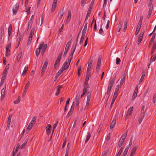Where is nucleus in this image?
Segmentation results:
<instances>
[{
	"mask_svg": "<svg viewBox=\"0 0 156 156\" xmlns=\"http://www.w3.org/2000/svg\"><path fill=\"white\" fill-rule=\"evenodd\" d=\"M113 85H110L109 84H108V88L107 91V95L106 96L107 99L106 100V103H107V102L108 99L110 95V94H111L110 91L111 90L112 88L113 87Z\"/></svg>",
	"mask_w": 156,
	"mask_h": 156,
	"instance_id": "obj_2",
	"label": "nucleus"
},
{
	"mask_svg": "<svg viewBox=\"0 0 156 156\" xmlns=\"http://www.w3.org/2000/svg\"><path fill=\"white\" fill-rule=\"evenodd\" d=\"M37 117L36 116H35L32 119V120L31 121L30 123H31L32 124H35V122L36 121V120Z\"/></svg>",
	"mask_w": 156,
	"mask_h": 156,
	"instance_id": "obj_40",
	"label": "nucleus"
},
{
	"mask_svg": "<svg viewBox=\"0 0 156 156\" xmlns=\"http://www.w3.org/2000/svg\"><path fill=\"white\" fill-rule=\"evenodd\" d=\"M20 101V96H19L17 100L14 101V103L15 104L18 103Z\"/></svg>",
	"mask_w": 156,
	"mask_h": 156,
	"instance_id": "obj_42",
	"label": "nucleus"
},
{
	"mask_svg": "<svg viewBox=\"0 0 156 156\" xmlns=\"http://www.w3.org/2000/svg\"><path fill=\"white\" fill-rule=\"evenodd\" d=\"M140 28L141 27H139L137 26L136 28V31L135 33V35L136 36V35H137V34H138V33L140 31Z\"/></svg>",
	"mask_w": 156,
	"mask_h": 156,
	"instance_id": "obj_44",
	"label": "nucleus"
},
{
	"mask_svg": "<svg viewBox=\"0 0 156 156\" xmlns=\"http://www.w3.org/2000/svg\"><path fill=\"white\" fill-rule=\"evenodd\" d=\"M88 87H84V88L83 89V94H82V95H81V97H82L85 95L86 93H87V88Z\"/></svg>",
	"mask_w": 156,
	"mask_h": 156,
	"instance_id": "obj_32",
	"label": "nucleus"
},
{
	"mask_svg": "<svg viewBox=\"0 0 156 156\" xmlns=\"http://www.w3.org/2000/svg\"><path fill=\"white\" fill-rule=\"evenodd\" d=\"M90 98V93H87V102H86V106L85 107V109H86V108L87 109V106L89 104Z\"/></svg>",
	"mask_w": 156,
	"mask_h": 156,
	"instance_id": "obj_10",
	"label": "nucleus"
},
{
	"mask_svg": "<svg viewBox=\"0 0 156 156\" xmlns=\"http://www.w3.org/2000/svg\"><path fill=\"white\" fill-rule=\"evenodd\" d=\"M133 107H131L128 109L127 114L126 115L125 120H126L127 118L128 115L130 116L132 115L133 110Z\"/></svg>",
	"mask_w": 156,
	"mask_h": 156,
	"instance_id": "obj_6",
	"label": "nucleus"
},
{
	"mask_svg": "<svg viewBox=\"0 0 156 156\" xmlns=\"http://www.w3.org/2000/svg\"><path fill=\"white\" fill-rule=\"evenodd\" d=\"M33 21L32 20H30L29 21L28 23V27L27 30H28V29L30 28V29L32 24L33 23Z\"/></svg>",
	"mask_w": 156,
	"mask_h": 156,
	"instance_id": "obj_30",
	"label": "nucleus"
},
{
	"mask_svg": "<svg viewBox=\"0 0 156 156\" xmlns=\"http://www.w3.org/2000/svg\"><path fill=\"white\" fill-rule=\"evenodd\" d=\"M87 0H81V5L83 7L84 6V5L86 3L85 2Z\"/></svg>",
	"mask_w": 156,
	"mask_h": 156,
	"instance_id": "obj_49",
	"label": "nucleus"
},
{
	"mask_svg": "<svg viewBox=\"0 0 156 156\" xmlns=\"http://www.w3.org/2000/svg\"><path fill=\"white\" fill-rule=\"evenodd\" d=\"M32 37L29 36V38L28 39V40H27V45H28L30 44L31 41L32 40Z\"/></svg>",
	"mask_w": 156,
	"mask_h": 156,
	"instance_id": "obj_37",
	"label": "nucleus"
},
{
	"mask_svg": "<svg viewBox=\"0 0 156 156\" xmlns=\"http://www.w3.org/2000/svg\"><path fill=\"white\" fill-rule=\"evenodd\" d=\"M101 58L99 57L98 58L97 65H101Z\"/></svg>",
	"mask_w": 156,
	"mask_h": 156,
	"instance_id": "obj_53",
	"label": "nucleus"
},
{
	"mask_svg": "<svg viewBox=\"0 0 156 156\" xmlns=\"http://www.w3.org/2000/svg\"><path fill=\"white\" fill-rule=\"evenodd\" d=\"M63 15V9L62 11H60L59 12V19L60 20H61Z\"/></svg>",
	"mask_w": 156,
	"mask_h": 156,
	"instance_id": "obj_34",
	"label": "nucleus"
},
{
	"mask_svg": "<svg viewBox=\"0 0 156 156\" xmlns=\"http://www.w3.org/2000/svg\"><path fill=\"white\" fill-rule=\"evenodd\" d=\"M4 28L2 27L1 32V37L4 34Z\"/></svg>",
	"mask_w": 156,
	"mask_h": 156,
	"instance_id": "obj_55",
	"label": "nucleus"
},
{
	"mask_svg": "<svg viewBox=\"0 0 156 156\" xmlns=\"http://www.w3.org/2000/svg\"><path fill=\"white\" fill-rule=\"evenodd\" d=\"M5 89L4 88L1 90V101H2L5 97Z\"/></svg>",
	"mask_w": 156,
	"mask_h": 156,
	"instance_id": "obj_12",
	"label": "nucleus"
},
{
	"mask_svg": "<svg viewBox=\"0 0 156 156\" xmlns=\"http://www.w3.org/2000/svg\"><path fill=\"white\" fill-rule=\"evenodd\" d=\"M125 140V138L122 139H120L118 144L119 148H120L122 146Z\"/></svg>",
	"mask_w": 156,
	"mask_h": 156,
	"instance_id": "obj_20",
	"label": "nucleus"
},
{
	"mask_svg": "<svg viewBox=\"0 0 156 156\" xmlns=\"http://www.w3.org/2000/svg\"><path fill=\"white\" fill-rule=\"evenodd\" d=\"M119 90V88H117V87L115 89V93H114V95L118 96V94Z\"/></svg>",
	"mask_w": 156,
	"mask_h": 156,
	"instance_id": "obj_46",
	"label": "nucleus"
},
{
	"mask_svg": "<svg viewBox=\"0 0 156 156\" xmlns=\"http://www.w3.org/2000/svg\"><path fill=\"white\" fill-rule=\"evenodd\" d=\"M152 48L154 49H155L156 48V41H154V42Z\"/></svg>",
	"mask_w": 156,
	"mask_h": 156,
	"instance_id": "obj_64",
	"label": "nucleus"
},
{
	"mask_svg": "<svg viewBox=\"0 0 156 156\" xmlns=\"http://www.w3.org/2000/svg\"><path fill=\"white\" fill-rule=\"evenodd\" d=\"M87 25V22H86V24H85L84 28L82 31V35H83V36H85V34L86 32Z\"/></svg>",
	"mask_w": 156,
	"mask_h": 156,
	"instance_id": "obj_18",
	"label": "nucleus"
},
{
	"mask_svg": "<svg viewBox=\"0 0 156 156\" xmlns=\"http://www.w3.org/2000/svg\"><path fill=\"white\" fill-rule=\"evenodd\" d=\"M66 69L63 68V67H62L60 69L59 71L58 72L60 73L61 74L64 70H66Z\"/></svg>",
	"mask_w": 156,
	"mask_h": 156,
	"instance_id": "obj_57",
	"label": "nucleus"
},
{
	"mask_svg": "<svg viewBox=\"0 0 156 156\" xmlns=\"http://www.w3.org/2000/svg\"><path fill=\"white\" fill-rule=\"evenodd\" d=\"M122 23L121 22H120L119 23V24H118V26L117 27V31L118 32H120V31L121 29V28H122Z\"/></svg>",
	"mask_w": 156,
	"mask_h": 156,
	"instance_id": "obj_26",
	"label": "nucleus"
},
{
	"mask_svg": "<svg viewBox=\"0 0 156 156\" xmlns=\"http://www.w3.org/2000/svg\"><path fill=\"white\" fill-rule=\"evenodd\" d=\"M136 146H134L132 151L131 152L130 155V156H133L134 154H135L136 152Z\"/></svg>",
	"mask_w": 156,
	"mask_h": 156,
	"instance_id": "obj_21",
	"label": "nucleus"
},
{
	"mask_svg": "<svg viewBox=\"0 0 156 156\" xmlns=\"http://www.w3.org/2000/svg\"><path fill=\"white\" fill-rule=\"evenodd\" d=\"M9 64H8L7 65L3 73V75H4V76H5V75H7L9 68Z\"/></svg>",
	"mask_w": 156,
	"mask_h": 156,
	"instance_id": "obj_16",
	"label": "nucleus"
},
{
	"mask_svg": "<svg viewBox=\"0 0 156 156\" xmlns=\"http://www.w3.org/2000/svg\"><path fill=\"white\" fill-rule=\"evenodd\" d=\"M22 55V52L21 51L19 53V54L18 55V56H17V61L18 63L20 61V58L21 57Z\"/></svg>",
	"mask_w": 156,
	"mask_h": 156,
	"instance_id": "obj_28",
	"label": "nucleus"
},
{
	"mask_svg": "<svg viewBox=\"0 0 156 156\" xmlns=\"http://www.w3.org/2000/svg\"><path fill=\"white\" fill-rule=\"evenodd\" d=\"M154 57L152 58V57H153V55H152V57H151V58L150 59V63H149L148 65V68H150V66L151 64V63L154 61L156 58V55L154 54V55L153 56Z\"/></svg>",
	"mask_w": 156,
	"mask_h": 156,
	"instance_id": "obj_13",
	"label": "nucleus"
},
{
	"mask_svg": "<svg viewBox=\"0 0 156 156\" xmlns=\"http://www.w3.org/2000/svg\"><path fill=\"white\" fill-rule=\"evenodd\" d=\"M48 59H46L45 61V62H44V64L43 65V67L44 68H46V67H47V64H48Z\"/></svg>",
	"mask_w": 156,
	"mask_h": 156,
	"instance_id": "obj_45",
	"label": "nucleus"
},
{
	"mask_svg": "<svg viewBox=\"0 0 156 156\" xmlns=\"http://www.w3.org/2000/svg\"><path fill=\"white\" fill-rule=\"evenodd\" d=\"M117 96H117L114 95L113 97L112 98V103H114V102L116 98L117 97Z\"/></svg>",
	"mask_w": 156,
	"mask_h": 156,
	"instance_id": "obj_59",
	"label": "nucleus"
},
{
	"mask_svg": "<svg viewBox=\"0 0 156 156\" xmlns=\"http://www.w3.org/2000/svg\"><path fill=\"white\" fill-rule=\"evenodd\" d=\"M126 76V74L124 73L123 75V76L122 77L121 81L124 82Z\"/></svg>",
	"mask_w": 156,
	"mask_h": 156,
	"instance_id": "obj_41",
	"label": "nucleus"
},
{
	"mask_svg": "<svg viewBox=\"0 0 156 156\" xmlns=\"http://www.w3.org/2000/svg\"><path fill=\"white\" fill-rule=\"evenodd\" d=\"M92 10L91 9H88L86 16H90Z\"/></svg>",
	"mask_w": 156,
	"mask_h": 156,
	"instance_id": "obj_52",
	"label": "nucleus"
},
{
	"mask_svg": "<svg viewBox=\"0 0 156 156\" xmlns=\"http://www.w3.org/2000/svg\"><path fill=\"white\" fill-rule=\"evenodd\" d=\"M99 34H103L104 33V32L102 28H101L99 30Z\"/></svg>",
	"mask_w": 156,
	"mask_h": 156,
	"instance_id": "obj_62",
	"label": "nucleus"
},
{
	"mask_svg": "<svg viewBox=\"0 0 156 156\" xmlns=\"http://www.w3.org/2000/svg\"><path fill=\"white\" fill-rule=\"evenodd\" d=\"M144 33V30H141V32L140 34L138 40V44L139 45L142 41Z\"/></svg>",
	"mask_w": 156,
	"mask_h": 156,
	"instance_id": "obj_3",
	"label": "nucleus"
},
{
	"mask_svg": "<svg viewBox=\"0 0 156 156\" xmlns=\"http://www.w3.org/2000/svg\"><path fill=\"white\" fill-rule=\"evenodd\" d=\"M57 2V0H54L51 11L52 13H53L54 12L56 8Z\"/></svg>",
	"mask_w": 156,
	"mask_h": 156,
	"instance_id": "obj_7",
	"label": "nucleus"
},
{
	"mask_svg": "<svg viewBox=\"0 0 156 156\" xmlns=\"http://www.w3.org/2000/svg\"><path fill=\"white\" fill-rule=\"evenodd\" d=\"M12 117V115H11L9 116L8 118V121H7V126L9 128V127L10 126V123L11 122V119Z\"/></svg>",
	"mask_w": 156,
	"mask_h": 156,
	"instance_id": "obj_22",
	"label": "nucleus"
},
{
	"mask_svg": "<svg viewBox=\"0 0 156 156\" xmlns=\"http://www.w3.org/2000/svg\"><path fill=\"white\" fill-rule=\"evenodd\" d=\"M71 41L70 40L68 42L66 45V46L65 47V51L63 54V56L65 57L66 55L67 52L69 51V48L70 46V44L71 43Z\"/></svg>",
	"mask_w": 156,
	"mask_h": 156,
	"instance_id": "obj_1",
	"label": "nucleus"
},
{
	"mask_svg": "<svg viewBox=\"0 0 156 156\" xmlns=\"http://www.w3.org/2000/svg\"><path fill=\"white\" fill-rule=\"evenodd\" d=\"M46 132L48 135H49L51 131V126L50 124L48 125L46 127Z\"/></svg>",
	"mask_w": 156,
	"mask_h": 156,
	"instance_id": "obj_8",
	"label": "nucleus"
},
{
	"mask_svg": "<svg viewBox=\"0 0 156 156\" xmlns=\"http://www.w3.org/2000/svg\"><path fill=\"white\" fill-rule=\"evenodd\" d=\"M11 48L10 45L9 44L7 46L6 48V56H8L10 55L9 52L10 51V48Z\"/></svg>",
	"mask_w": 156,
	"mask_h": 156,
	"instance_id": "obj_9",
	"label": "nucleus"
},
{
	"mask_svg": "<svg viewBox=\"0 0 156 156\" xmlns=\"http://www.w3.org/2000/svg\"><path fill=\"white\" fill-rule=\"evenodd\" d=\"M87 75L86 76L85 80H89V78L90 76V72H89V71H87Z\"/></svg>",
	"mask_w": 156,
	"mask_h": 156,
	"instance_id": "obj_36",
	"label": "nucleus"
},
{
	"mask_svg": "<svg viewBox=\"0 0 156 156\" xmlns=\"http://www.w3.org/2000/svg\"><path fill=\"white\" fill-rule=\"evenodd\" d=\"M88 80H85L84 84V87H89V86L88 84Z\"/></svg>",
	"mask_w": 156,
	"mask_h": 156,
	"instance_id": "obj_43",
	"label": "nucleus"
},
{
	"mask_svg": "<svg viewBox=\"0 0 156 156\" xmlns=\"http://www.w3.org/2000/svg\"><path fill=\"white\" fill-rule=\"evenodd\" d=\"M69 65L68 64L67 62H65L63 64L62 67L67 69L69 67Z\"/></svg>",
	"mask_w": 156,
	"mask_h": 156,
	"instance_id": "obj_31",
	"label": "nucleus"
},
{
	"mask_svg": "<svg viewBox=\"0 0 156 156\" xmlns=\"http://www.w3.org/2000/svg\"><path fill=\"white\" fill-rule=\"evenodd\" d=\"M58 123V122L57 121L56 122V123L54 125L53 127L52 133L54 131V129L56 128Z\"/></svg>",
	"mask_w": 156,
	"mask_h": 156,
	"instance_id": "obj_61",
	"label": "nucleus"
},
{
	"mask_svg": "<svg viewBox=\"0 0 156 156\" xmlns=\"http://www.w3.org/2000/svg\"><path fill=\"white\" fill-rule=\"evenodd\" d=\"M66 137L64 138L63 139V144L62 146V148H64L65 147L66 143Z\"/></svg>",
	"mask_w": 156,
	"mask_h": 156,
	"instance_id": "obj_39",
	"label": "nucleus"
},
{
	"mask_svg": "<svg viewBox=\"0 0 156 156\" xmlns=\"http://www.w3.org/2000/svg\"><path fill=\"white\" fill-rule=\"evenodd\" d=\"M144 114H143V115L141 116V118L140 119H139L138 120V122L139 124H140L141 123L142 121L144 119Z\"/></svg>",
	"mask_w": 156,
	"mask_h": 156,
	"instance_id": "obj_38",
	"label": "nucleus"
},
{
	"mask_svg": "<svg viewBox=\"0 0 156 156\" xmlns=\"http://www.w3.org/2000/svg\"><path fill=\"white\" fill-rule=\"evenodd\" d=\"M84 37L85 36H83V35H82L81 37L80 42V44H81L83 43Z\"/></svg>",
	"mask_w": 156,
	"mask_h": 156,
	"instance_id": "obj_51",
	"label": "nucleus"
},
{
	"mask_svg": "<svg viewBox=\"0 0 156 156\" xmlns=\"http://www.w3.org/2000/svg\"><path fill=\"white\" fill-rule=\"evenodd\" d=\"M44 44V42H41L39 48H37L36 51V54L37 57H38L40 53V52L41 50L42 49V47L43 46Z\"/></svg>",
	"mask_w": 156,
	"mask_h": 156,
	"instance_id": "obj_4",
	"label": "nucleus"
},
{
	"mask_svg": "<svg viewBox=\"0 0 156 156\" xmlns=\"http://www.w3.org/2000/svg\"><path fill=\"white\" fill-rule=\"evenodd\" d=\"M62 87V86L61 85H58L57 87V91L55 93V95L56 96H58L60 93V91Z\"/></svg>",
	"mask_w": 156,
	"mask_h": 156,
	"instance_id": "obj_19",
	"label": "nucleus"
},
{
	"mask_svg": "<svg viewBox=\"0 0 156 156\" xmlns=\"http://www.w3.org/2000/svg\"><path fill=\"white\" fill-rule=\"evenodd\" d=\"M156 94H155L153 98V103L154 104H155L156 102Z\"/></svg>",
	"mask_w": 156,
	"mask_h": 156,
	"instance_id": "obj_63",
	"label": "nucleus"
},
{
	"mask_svg": "<svg viewBox=\"0 0 156 156\" xmlns=\"http://www.w3.org/2000/svg\"><path fill=\"white\" fill-rule=\"evenodd\" d=\"M137 94H135L134 93H133V95L132 96V101H133L135 99V98L137 96Z\"/></svg>",
	"mask_w": 156,
	"mask_h": 156,
	"instance_id": "obj_60",
	"label": "nucleus"
},
{
	"mask_svg": "<svg viewBox=\"0 0 156 156\" xmlns=\"http://www.w3.org/2000/svg\"><path fill=\"white\" fill-rule=\"evenodd\" d=\"M74 106H75V103H74V102H73L71 108L69 111H70V112H73V111L74 110Z\"/></svg>",
	"mask_w": 156,
	"mask_h": 156,
	"instance_id": "obj_35",
	"label": "nucleus"
},
{
	"mask_svg": "<svg viewBox=\"0 0 156 156\" xmlns=\"http://www.w3.org/2000/svg\"><path fill=\"white\" fill-rule=\"evenodd\" d=\"M90 136H91V135H90V132H88V134L87 136V138L85 140V143H87V142L89 140V139H90Z\"/></svg>",
	"mask_w": 156,
	"mask_h": 156,
	"instance_id": "obj_29",
	"label": "nucleus"
},
{
	"mask_svg": "<svg viewBox=\"0 0 156 156\" xmlns=\"http://www.w3.org/2000/svg\"><path fill=\"white\" fill-rule=\"evenodd\" d=\"M81 66H79L78 67V76H79V77L80 76V71L81 70Z\"/></svg>",
	"mask_w": 156,
	"mask_h": 156,
	"instance_id": "obj_48",
	"label": "nucleus"
},
{
	"mask_svg": "<svg viewBox=\"0 0 156 156\" xmlns=\"http://www.w3.org/2000/svg\"><path fill=\"white\" fill-rule=\"evenodd\" d=\"M121 62L120 59L119 58H116V63L117 65L119 64Z\"/></svg>",
	"mask_w": 156,
	"mask_h": 156,
	"instance_id": "obj_50",
	"label": "nucleus"
},
{
	"mask_svg": "<svg viewBox=\"0 0 156 156\" xmlns=\"http://www.w3.org/2000/svg\"><path fill=\"white\" fill-rule=\"evenodd\" d=\"M116 118H114L112 122H111L110 126V129L111 130L113 128L114 126L115 125L116 123Z\"/></svg>",
	"mask_w": 156,
	"mask_h": 156,
	"instance_id": "obj_14",
	"label": "nucleus"
},
{
	"mask_svg": "<svg viewBox=\"0 0 156 156\" xmlns=\"http://www.w3.org/2000/svg\"><path fill=\"white\" fill-rule=\"evenodd\" d=\"M116 76L115 75L113 78H111L109 80V84L113 86L115 83V80L116 78Z\"/></svg>",
	"mask_w": 156,
	"mask_h": 156,
	"instance_id": "obj_17",
	"label": "nucleus"
},
{
	"mask_svg": "<svg viewBox=\"0 0 156 156\" xmlns=\"http://www.w3.org/2000/svg\"><path fill=\"white\" fill-rule=\"evenodd\" d=\"M155 33H153V35L151 39L150 42L149 43V48H150L151 46V45L154 40V39L155 37Z\"/></svg>",
	"mask_w": 156,
	"mask_h": 156,
	"instance_id": "obj_15",
	"label": "nucleus"
},
{
	"mask_svg": "<svg viewBox=\"0 0 156 156\" xmlns=\"http://www.w3.org/2000/svg\"><path fill=\"white\" fill-rule=\"evenodd\" d=\"M77 44L75 45L74 46H73L71 50L70 51V55H69V57H71V58H73V54L75 51L76 47V46Z\"/></svg>",
	"mask_w": 156,
	"mask_h": 156,
	"instance_id": "obj_5",
	"label": "nucleus"
},
{
	"mask_svg": "<svg viewBox=\"0 0 156 156\" xmlns=\"http://www.w3.org/2000/svg\"><path fill=\"white\" fill-rule=\"evenodd\" d=\"M43 47L42 48V50L41 52V54H42V55H43L44 54V53L45 51L46 50V49L47 48V44H44L43 45Z\"/></svg>",
	"mask_w": 156,
	"mask_h": 156,
	"instance_id": "obj_23",
	"label": "nucleus"
},
{
	"mask_svg": "<svg viewBox=\"0 0 156 156\" xmlns=\"http://www.w3.org/2000/svg\"><path fill=\"white\" fill-rule=\"evenodd\" d=\"M94 1H95V0H92V2H91L90 5L89 9H92V8Z\"/></svg>",
	"mask_w": 156,
	"mask_h": 156,
	"instance_id": "obj_47",
	"label": "nucleus"
},
{
	"mask_svg": "<svg viewBox=\"0 0 156 156\" xmlns=\"http://www.w3.org/2000/svg\"><path fill=\"white\" fill-rule=\"evenodd\" d=\"M128 22V21L127 20L125 21L124 22L123 28L124 32H125L126 29L127 27Z\"/></svg>",
	"mask_w": 156,
	"mask_h": 156,
	"instance_id": "obj_25",
	"label": "nucleus"
},
{
	"mask_svg": "<svg viewBox=\"0 0 156 156\" xmlns=\"http://www.w3.org/2000/svg\"><path fill=\"white\" fill-rule=\"evenodd\" d=\"M46 68H44L43 67L42 69L41 72V75L42 76L44 74V72L46 70Z\"/></svg>",
	"mask_w": 156,
	"mask_h": 156,
	"instance_id": "obj_58",
	"label": "nucleus"
},
{
	"mask_svg": "<svg viewBox=\"0 0 156 156\" xmlns=\"http://www.w3.org/2000/svg\"><path fill=\"white\" fill-rule=\"evenodd\" d=\"M66 69L63 68V67H62L60 69L59 71L58 72L60 73L61 74L64 70H66Z\"/></svg>",
	"mask_w": 156,
	"mask_h": 156,
	"instance_id": "obj_56",
	"label": "nucleus"
},
{
	"mask_svg": "<svg viewBox=\"0 0 156 156\" xmlns=\"http://www.w3.org/2000/svg\"><path fill=\"white\" fill-rule=\"evenodd\" d=\"M33 125V124H32L31 123H30L29 124L27 128V130L28 131H29L30 130V129L32 128Z\"/></svg>",
	"mask_w": 156,
	"mask_h": 156,
	"instance_id": "obj_33",
	"label": "nucleus"
},
{
	"mask_svg": "<svg viewBox=\"0 0 156 156\" xmlns=\"http://www.w3.org/2000/svg\"><path fill=\"white\" fill-rule=\"evenodd\" d=\"M80 92H78L77 93L75 98V101H79V99L82 98L81 97H80Z\"/></svg>",
	"mask_w": 156,
	"mask_h": 156,
	"instance_id": "obj_27",
	"label": "nucleus"
},
{
	"mask_svg": "<svg viewBox=\"0 0 156 156\" xmlns=\"http://www.w3.org/2000/svg\"><path fill=\"white\" fill-rule=\"evenodd\" d=\"M28 69V66L27 65H26V66H25L23 71L22 73V75L23 76H24L26 74L27 72V69Z\"/></svg>",
	"mask_w": 156,
	"mask_h": 156,
	"instance_id": "obj_24",
	"label": "nucleus"
},
{
	"mask_svg": "<svg viewBox=\"0 0 156 156\" xmlns=\"http://www.w3.org/2000/svg\"><path fill=\"white\" fill-rule=\"evenodd\" d=\"M149 7H150V8L149 10V14L150 15L151 14L152 12L153 6H150Z\"/></svg>",
	"mask_w": 156,
	"mask_h": 156,
	"instance_id": "obj_54",
	"label": "nucleus"
},
{
	"mask_svg": "<svg viewBox=\"0 0 156 156\" xmlns=\"http://www.w3.org/2000/svg\"><path fill=\"white\" fill-rule=\"evenodd\" d=\"M19 6L17 3H16L15 6V7L13 8L12 9L13 14L15 15L18 9Z\"/></svg>",
	"mask_w": 156,
	"mask_h": 156,
	"instance_id": "obj_11",
	"label": "nucleus"
}]
</instances>
